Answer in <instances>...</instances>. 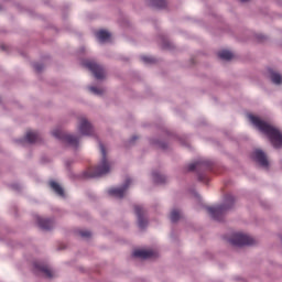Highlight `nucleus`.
Wrapping results in <instances>:
<instances>
[{"instance_id":"f257e3e1","label":"nucleus","mask_w":282,"mask_h":282,"mask_svg":"<svg viewBox=\"0 0 282 282\" xmlns=\"http://www.w3.org/2000/svg\"><path fill=\"white\" fill-rule=\"evenodd\" d=\"M249 120L259 129V131H261V133L267 135L273 149H282V133L279 129L265 122L264 120H261V118L254 115H249Z\"/></svg>"},{"instance_id":"f03ea898","label":"nucleus","mask_w":282,"mask_h":282,"mask_svg":"<svg viewBox=\"0 0 282 282\" xmlns=\"http://www.w3.org/2000/svg\"><path fill=\"white\" fill-rule=\"evenodd\" d=\"M235 197L231 194H227L224 197V203L215 207H206L207 213L210 215L214 221L221 223L226 219V215L235 208Z\"/></svg>"},{"instance_id":"7ed1b4c3","label":"nucleus","mask_w":282,"mask_h":282,"mask_svg":"<svg viewBox=\"0 0 282 282\" xmlns=\"http://www.w3.org/2000/svg\"><path fill=\"white\" fill-rule=\"evenodd\" d=\"M99 150L101 153L100 164L97 165L94 170L85 171L82 173L83 180H91L94 177H102V175H107L109 171H111V166L109 165V161H107V149H105V144L99 141Z\"/></svg>"},{"instance_id":"20e7f679","label":"nucleus","mask_w":282,"mask_h":282,"mask_svg":"<svg viewBox=\"0 0 282 282\" xmlns=\"http://www.w3.org/2000/svg\"><path fill=\"white\" fill-rule=\"evenodd\" d=\"M214 166H215V162L208 159H200V160H197L195 163H191L189 165H187V171L189 173H193V171H196L198 182H204V184H207L208 177L206 176V172L213 171Z\"/></svg>"},{"instance_id":"39448f33","label":"nucleus","mask_w":282,"mask_h":282,"mask_svg":"<svg viewBox=\"0 0 282 282\" xmlns=\"http://www.w3.org/2000/svg\"><path fill=\"white\" fill-rule=\"evenodd\" d=\"M52 135L57 140H62V142H65V144H68V147L73 149H78V144L80 143V137L65 133L62 130H53Z\"/></svg>"},{"instance_id":"423d86ee","label":"nucleus","mask_w":282,"mask_h":282,"mask_svg":"<svg viewBox=\"0 0 282 282\" xmlns=\"http://www.w3.org/2000/svg\"><path fill=\"white\" fill-rule=\"evenodd\" d=\"M82 65L83 67H86V69H89L97 80H104L105 67H102V65L91 59H84Z\"/></svg>"},{"instance_id":"0eeeda50","label":"nucleus","mask_w":282,"mask_h":282,"mask_svg":"<svg viewBox=\"0 0 282 282\" xmlns=\"http://www.w3.org/2000/svg\"><path fill=\"white\" fill-rule=\"evenodd\" d=\"M229 243L236 248H243V246H253L254 239L246 234H235L229 239Z\"/></svg>"},{"instance_id":"6e6552de","label":"nucleus","mask_w":282,"mask_h":282,"mask_svg":"<svg viewBox=\"0 0 282 282\" xmlns=\"http://www.w3.org/2000/svg\"><path fill=\"white\" fill-rule=\"evenodd\" d=\"M134 215H137L138 227L144 230L149 226V218L147 217L148 212L141 205H134Z\"/></svg>"},{"instance_id":"1a4fd4ad","label":"nucleus","mask_w":282,"mask_h":282,"mask_svg":"<svg viewBox=\"0 0 282 282\" xmlns=\"http://www.w3.org/2000/svg\"><path fill=\"white\" fill-rule=\"evenodd\" d=\"M251 159L253 160V162L259 164V166H262V169L270 167V161H268V155L261 149L253 150V152L251 153Z\"/></svg>"},{"instance_id":"9d476101","label":"nucleus","mask_w":282,"mask_h":282,"mask_svg":"<svg viewBox=\"0 0 282 282\" xmlns=\"http://www.w3.org/2000/svg\"><path fill=\"white\" fill-rule=\"evenodd\" d=\"M25 142L29 144H36V142H41V133L39 132H26L25 138L15 140L17 144H21L22 147H25Z\"/></svg>"},{"instance_id":"9b49d317","label":"nucleus","mask_w":282,"mask_h":282,"mask_svg":"<svg viewBox=\"0 0 282 282\" xmlns=\"http://www.w3.org/2000/svg\"><path fill=\"white\" fill-rule=\"evenodd\" d=\"M129 186H131V178H127L124 181V183L122 184V186H120V187L110 188L108 191V194L111 197H118L119 199H122V197H124V193H127V189L129 188Z\"/></svg>"},{"instance_id":"f8f14e48","label":"nucleus","mask_w":282,"mask_h":282,"mask_svg":"<svg viewBox=\"0 0 282 282\" xmlns=\"http://www.w3.org/2000/svg\"><path fill=\"white\" fill-rule=\"evenodd\" d=\"M34 268V274H44L46 279H52L54 275L52 274V270L47 268V265L41 263V262H34L33 263Z\"/></svg>"},{"instance_id":"ddd939ff","label":"nucleus","mask_w":282,"mask_h":282,"mask_svg":"<svg viewBox=\"0 0 282 282\" xmlns=\"http://www.w3.org/2000/svg\"><path fill=\"white\" fill-rule=\"evenodd\" d=\"M36 224L41 230H53L54 229V219L52 218H43L41 216L36 217Z\"/></svg>"},{"instance_id":"4468645a","label":"nucleus","mask_w":282,"mask_h":282,"mask_svg":"<svg viewBox=\"0 0 282 282\" xmlns=\"http://www.w3.org/2000/svg\"><path fill=\"white\" fill-rule=\"evenodd\" d=\"M78 130L82 135H93L94 134V127L87 121L86 118L80 120Z\"/></svg>"},{"instance_id":"2eb2a0df","label":"nucleus","mask_w":282,"mask_h":282,"mask_svg":"<svg viewBox=\"0 0 282 282\" xmlns=\"http://www.w3.org/2000/svg\"><path fill=\"white\" fill-rule=\"evenodd\" d=\"M48 186L54 191L58 197H65V189L56 181H50Z\"/></svg>"},{"instance_id":"dca6fc26","label":"nucleus","mask_w":282,"mask_h":282,"mask_svg":"<svg viewBox=\"0 0 282 282\" xmlns=\"http://www.w3.org/2000/svg\"><path fill=\"white\" fill-rule=\"evenodd\" d=\"M153 251L151 250H135L133 257L137 259H151L153 257Z\"/></svg>"},{"instance_id":"f3484780","label":"nucleus","mask_w":282,"mask_h":282,"mask_svg":"<svg viewBox=\"0 0 282 282\" xmlns=\"http://www.w3.org/2000/svg\"><path fill=\"white\" fill-rule=\"evenodd\" d=\"M152 180H153L154 184H166V182H167L166 175L161 174L158 171L152 172Z\"/></svg>"},{"instance_id":"a211bd4d","label":"nucleus","mask_w":282,"mask_h":282,"mask_svg":"<svg viewBox=\"0 0 282 282\" xmlns=\"http://www.w3.org/2000/svg\"><path fill=\"white\" fill-rule=\"evenodd\" d=\"M150 8H156L158 10H164L166 8V0H147Z\"/></svg>"},{"instance_id":"6ab92c4d","label":"nucleus","mask_w":282,"mask_h":282,"mask_svg":"<svg viewBox=\"0 0 282 282\" xmlns=\"http://www.w3.org/2000/svg\"><path fill=\"white\" fill-rule=\"evenodd\" d=\"M96 37L98 39L99 43H107V41L111 39V33L105 30H100L96 33Z\"/></svg>"},{"instance_id":"aec40b11","label":"nucleus","mask_w":282,"mask_h":282,"mask_svg":"<svg viewBox=\"0 0 282 282\" xmlns=\"http://www.w3.org/2000/svg\"><path fill=\"white\" fill-rule=\"evenodd\" d=\"M268 72H269L270 80L273 82L274 85H281L282 83L281 74L274 72L272 68H269Z\"/></svg>"},{"instance_id":"412c9836","label":"nucleus","mask_w":282,"mask_h":282,"mask_svg":"<svg viewBox=\"0 0 282 282\" xmlns=\"http://www.w3.org/2000/svg\"><path fill=\"white\" fill-rule=\"evenodd\" d=\"M182 218V214H180L178 209H173L170 214V219L172 224H177Z\"/></svg>"},{"instance_id":"4be33fe9","label":"nucleus","mask_w":282,"mask_h":282,"mask_svg":"<svg viewBox=\"0 0 282 282\" xmlns=\"http://www.w3.org/2000/svg\"><path fill=\"white\" fill-rule=\"evenodd\" d=\"M218 56L221 58V61H232V52L230 51H220Z\"/></svg>"},{"instance_id":"5701e85b","label":"nucleus","mask_w":282,"mask_h":282,"mask_svg":"<svg viewBox=\"0 0 282 282\" xmlns=\"http://www.w3.org/2000/svg\"><path fill=\"white\" fill-rule=\"evenodd\" d=\"M151 142L155 147H159V149H162V151H166V149H169V143L160 141L159 139H152Z\"/></svg>"},{"instance_id":"b1692460","label":"nucleus","mask_w":282,"mask_h":282,"mask_svg":"<svg viewBox=\"0 0 282 282\" xmlns=\"http://www.w3.org/2000/svg\"><path fill=\"white\" fill-rule=\"evenodd\" d=\"M141 61L143 63H145V65H153V64L158 63V59H155V57L147 56V55H142Z\"/></svg>"},{"instance_id":"393cba45","label":"nucleus","mask_w":282,"mask_h":282,"mask_svg":"<svg viewBox=\"0 0 282 282\" xmlns=\"http://www.w3.org/2000/svg\"><path fill=\"white\" fill-rule=\"evenodd\" d=\"M161 41L163 50H173V44L171 41L166 40L164 36H161Z\"/></svg>"},{"instance_id":"a878e982","label":"nucleus","mask_w":282,"mask_h":282,"mask_svg":"<svg viewBox=\"0 0 282 282\" xmlns=\"http://www.w3.org/2000/svg\"><path fill=\"white\" fill-rule=\"evenodd\" d=\"M89 91H91V94H95V96H102L104 94V90L96 86H90Z\"/></svg>"},{"instance_id":"bb28decb","label":"nucleus","mask_w":282,"mask_h":282,"mask_svg":"<svg viewBox=\"0 0 282 282\" xmlns=\"http://www.w3.org/2000/svg\"><path fill=\"white\" fill-rule=\"evenodd\" d=\"M78 235L83 237V239H89L91 237V231L89 230H79Z\"/></svg>"},{"instance_id":"cd10ccee","label":"nucleus","mask_w":282,"mask_h":282,"mask_svg":"<svg viewBox=\"0 0 282 282\" xmlns=\"http://www.w3.org/2000/svg\"><path fill=\"white\" fill-rule=\"evenodd\" d=\"M33 68L35 69V72H37V74H41V72H43L45 66L43 64H41V63H34L33 64Z\"/></svg>"},{"instance_id":"c85d7f7f","label":"nucleus","mask_w":282,"mask_h":282,"mask_svg":"<svg viewBox=\"0 0 282 282\" xmlns=\"http://www.w3.org/2000/svg\"><path fill=\"white\" fill-rule=\"evenodd\" d=\"M256 39L259 43H263V41H268V37L263 34H257Z\"/></svg>"},{"instance_id":"c756f323","label":"nucleus","mask_w":282,"mask_h":282,"mask_svg":"<svg viewBox=\"0 0 282 282\" xmlns=\"http://www.w3.org/2000/svg\"><path fill=\"white\" fill-rule=\"evenodd\" d=\"M11 188L13 189V191H21V186L19 185V184H12L11 185Z\"/></svg>"},{"instance_id":"7c9ffc66","label":"nucleus","mask_w":282,"mask_h":282,"mask_svg":"<svg viewBox=\"0 0 282 282\" xmlns=\"http://www.w3.org/2000/svg\"><path fill=\"white\" fill-rule=\"evenodd\" d=\"M139 137L138 135H133L130 140H129V144H133V142H135V140H138Z\"/></svg>"},{"instance_id":"2f4dec72","label":"nucleus","mask_w":282,"mask_h":282,"mask_svg":"<svg viewBox=\"0 0 282 282\" xmlns=\"http://www.w3.org/2000/svg\"><path fill=\"white\" fill-rule=\"evenodd\" d=\"M178 141L181 142V144H182L183 147H188V142H186V141L183 140L182 138H180Z\"/></svg>"},{"instance_id":"473e14b6","label":"nucleus","mask_w":282,"mask_h":282,"mask_svg":"<svg viewBox=\"0 0 282 282\" xmlns=\"http://www.w3.org/2000/svg\"><path fill=\"white\" fill-rule=\"evenodd\" d=\"M74 163V161H66V167L69 169V166H72V164Z\"/></svg>"},{"instance_id":"72a5a7b5","label":"nucleus","mask_w":282,"mask_h":282,"mask_svg":"<svg viewBox=\"0 0 282 282\" xmlns=\"http://www.w3.org/2000/svg\"><path fill=\"white\" fill-rule=\"evenodd\" d=\"M194 197H196V199H202V196H199L197 192H194Z\"/></svg>"},{"instance_id":"f704fd0d","label":"nucleus","mask_w":282,"mask_h":282,"mask_svg":"<svg viewBox=\"0 0 282 282\" xmlns=\"http://www.w3.org/2000/svg\"><path fill=\"white\" fill-rule=\"evenodd\" d=\"M242 3H246V2H248V1H250V0H240Z\"/></svg>"},{"instance_id":"c9c22d12","label":"nucleus","mask_w":282,"mask_h":282,"mask_svg":"<svg viewBox=\"0 0 282 282\" xmlns=\"http://www.w3.org/2000/svg\"><path fill=\"white\" fill-rule=\"evenodd\" d=\"M0 47H1V50H6V45H1Z\"/></svg>"}]
</instances>
